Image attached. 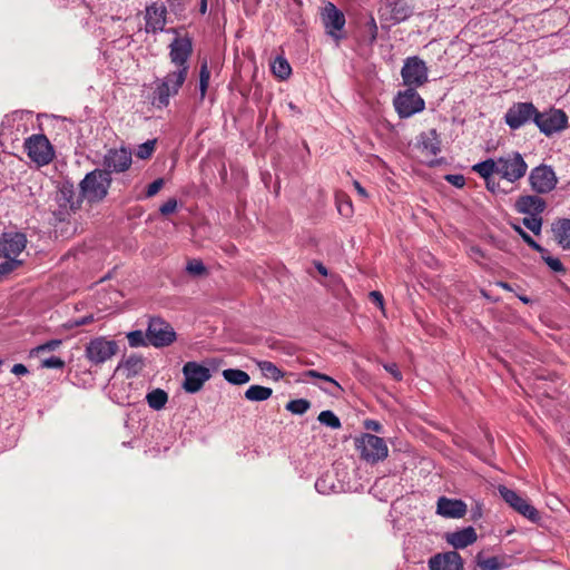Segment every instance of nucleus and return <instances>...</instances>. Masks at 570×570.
<instances>
[{"label":"nucleus","mask_w":570,"mask_h":570,"mask_svg":"<svg viewBox=\"0 0 570 570\" xmlns=\"http://www.w3.org/2000/svg\"><path fill=\"white\" fill-rule=\"evenodd\" d=\"M472 170L481 177L499 175L509 183H515L523 178L528 170V164L518 151H510L499 158H488L473 165Z\"/></svg>","instance_id":"nucleus-1"},{"label":"nucleus","mask_w":570,"mask_h":570,"mask_svg":"<svg viewBox=\"0 0 570 570\" xmlns=\"http://www.w3.org/2000/svg\"><path fill=\"white\" fill-rule=\"evenodd\" d=\"M187 76L186 68H180V70L169 71L163 78H157L155 80L151 104L158 109L166 108L169 105L170 97L178 95Z\"/></svg>","instance_id":"nucleus-2"},{"label":"nucleus","mask_w":570,"mask_h":570,"mask_svg":"<svg viewBox=\"0 0 570 570\" xmlns=\"http://www.w3.org/2000/svg\"><path fill=\"white\" fill-rule=\"evenodd\" d=\"M110 185L111 176H109L108 171L95 169L88 173L80 181L79 193L82 199H87L89 203H97L107 196Z\"/></svg>","instance_id":"nucleus-3"},{"label":"nucleus","mask_w":570,"mask_h":570,"mask_svg":"<svg viewBox=\"0 0 570 570\" xmlns=\"http://www.w3.org/2000/svg\"><path fill=\"white\" fill-rule=\"evenodd\" d=\"M53 200L57 205V208L52 210L53 216L58 222H65L80 208L82 197L71 183L65 181L56 191Z\"/></svg>","instance_id":"nucleus-4"},{"label":"nucleus","mask_w":570,"mask_h":570,"mask_svg":"<svg viewBox=\"0 0 570 570\" xmlns=\"http://www.w3.org/2000/svg\"><path fill=\"white\" fill-rule=\"evenodd\" d=\"M118 350L119 347L116 341L99 336L87 343L85 355L91 364L100 365L115 356Z\"/></svg>","instance_id":"nucleus-5"},{"label":"nucleus","mask_w":570,"mask_h":570,"mask_svg":"<svg viewBox=\"0 0 570 570\" xmlns=\"http://www.w3.org/2000/svg\"><path fill=\"white\" fill-rule=\"evenodd\" d=\"M356 449L361 458L370 463L384 460L389 454L385 441L374 434L365 433L356 440Z\"/></svg>","instance_id":"nucleus-6"},{"label":"nucleus","mask_w":570,"mask_h":570,"mask_svg":"<svg viewBox=\"0 0 570 570\" xmlns=\"http://www.w3.org/2000/svg\"><path fill=\"white\" fill-rule=\"evenodd\" d=\"M321 20L326 35L337 43L344 38L345 16L334 3L327 2L321 11Z\"/></svg>","instance_id":"nucleus-7"},{"label":"nucleus","mask_w":570,"mask_h":570,"mask_svg":"<svg viewBox=\"0 0 570 570\" xmlns=\"http://www.w3.org/2000/svg\"><path fill=\"white\" fill-rule=\"evenodd\" d=\"M29 158L39 166L48 165L55 157L53 148L45 135H32L24 142Z\"/></svg>","instance_id":"nucleus-8"},{"label":"nucleus","mask_w":570,"mask_h":570,"mask_svg":"<svg viewBox=\"0 0 570 570\" xmlns=\"http://www.w3.org/2000/svg\"><path fill=\"white\" fill-rule=\"evenodd\" d=\"M534 124L546 136H551L568 127V116L561 109H550L540 112L537 109Z\"/></svg>","instance_id":"nucleus-9"},{"label":"nucleus","mask_w":570,"mask_h":570,"mask_svg":"<svg viewBox=\"0 0 570 570\" xmlns=\"http://www.w3.org/2000/svg\"><path fill=\"white\" fill-rule=\"evenodd\" d=\"M146 338L148 344L155 347H164L175 341L176 333L170 324L159 317H153L148 324Z\"/></svg>","instance_id":"nucleus-10"},{"label":"nucleus","mask_w":570,"mask_h":570,"mask_svg":"<svg viewBox=\"0 0 570 570\" xmlns=\"http://www.w3.org/2000/svg\"><path fill=\"white\" fill-rule=\"evenodd\" d=\"M529 183L537 194H548L556 188L558 178L550 166L540 165L531 169Z\"/></svg>","instance_id":"nucleus-11"},{"label":"nucleus","mask_w":570,"mask_h":570,"mask_svg":"<svg viewBox=\"0 0 570 570\" xmlns=\"http://www.w3.org/2000/svg\"><path fill=\"white\" fill-rule=\"evenodd\" d=\"M401 76L404 85L416 88L428 81V68L423 60L417 57H410L405 60Z\"/></svg>","instance_id":"nucleus-12"},{"label":"nucleus","mask_w":570,"mask_h":570,"mask_svg":"<svg viewBox=\"0 0 570 570\" xmlns=\"http://www.w3.org/2000/svg\"><path fill=\"white\" fill-rule=\"evenodd\" d=\"M498 491L501 498L518 513L527 518L532 522H537L540 519L538 510L531 505L524 498L519 495L514 490L500 485Z\"/></svg>","instance_id":"nucleus-13"},{"label":"nucleus","mask_w":570,"mask_h":570,"mask_svg":"<svg viewBox=\"0 0 570 570\" xmlns=\"http://www.w3.org/2000/svg\"><path fill=\"white\" fill-rule=\"evenodd\" d=\"M183 374L185 376L183 387L188 393L198 392L204 383L210 379L209 368L197 362H187L183 367Z\"/></svg>","instance_id":"nucleus-14"},{"label":"nucleus","mask_w":570,"mask_h":570,"mask_svg":"<svg viewBox=\"0 0 570 570\" xmlns=\"http://www.w3.org/2000/svg\"><path fill=\"white\" fill-rule=\"evenodd\" d=\"M395 109L401 118H409L424 109V100L414 90L409 88L404 92H400L394 99Z\"/></svg>","instance_id":"nucleus-15"},{"label":"nucleus","mask_w":570,"mask_h":570,"mask_svg":"<svg viewBox=\"0 0 570 570\" xmlns=\"http://www.w3.org/2000/svg\"><path fill=\"white\" fill-rule=\"evenodd\" d=\"M537 108L532 102H515L505 112V124L513 130L521 128L527 122H534Z\"/></svg>","instance_id":"nucleus-16"},{"label":"nucleus","mask_w":570,"mask_h":570,"mask_svg":"<svg viewBox=\"0 0 570 570\" xmlns=\"http://www.w3.org/2000/svg\"><path fill=\"white\" fill-rule=\"evenodd\" d=\"M193 53V43L188 37H176L169 45V59L175 70L186 68L189 71L188 60Z\"/></svg>","instance_id":"nucleus-17"},{"label":"nucleus","mask_w":570,"mask_h":570,"mask_svg":"<svg viewBox=\"0 0 570 570\" xmlns=\"http://www.w3.org/2000/svg\"><path fill=\"white\" fill-rule=\"evenodd\" d=\"M131 151L126 148L109 149L104 156L102 166L105 171L124 173L129 169L131 165Z\"/></svg>","instance_id":"nucleus-18"},{"label":"nucleus","mask_w":570,"mask_h":570,"mask_svg":"<svg viewBox=\"0 0 570 570\" xmlns=\"http://www.w3.org/2000/svg\"><path fill=\"white\" fill-rule=\"evenodd\" d=\"M27 246V237L20 232H6L0 236V256L18 257Z\"/></svg>","instance_id":"nucleus-19"},{"label":"nucleus","mask_w":570,"mask_h":570,"mask_svg":"<svg viewBox=\"0 0 570 570\" xmlns=\"http://www.w3.org/2000/svg\"><path fill=\"white\" fill-rule=\"evenodd\" d=\"M468 507L459 499L440 497L436 502V513L448 519H460L465 515Z\"/></svg>","instance_id":"nucleus-20"},{"label":"nucleus","mask_w":570,"mask_h":570,"mask_svg":"<svg viewBox=\"0 0 570 570\" xmlns=\"http://www.w3.org/2000/svg\"><path fill=\"white\" fill-rule=\"evenodd\" d=\"M430 570H463V560L456 551L438 553L429 561Z\"/></svg>","instance_id":"nucleus-21"},{"label":"nucleus","mask_w":570,"mask_h":570,"mask_svg":"<svg viewBox=\"0 0 570 570\" xmlns=\"http://www.w3.org/2000/svg\"><path fill=\"white\" fill-rule=\"evenodd\" d=\"M166 7L163 4L153 3L146 8V31L156 33L163 31L166 24Z\"/></svg>","instance_id":"nucleus-22"},{"label":"nucleus","mask_w":570,"mask_h":570,"mask_svg":"<svg viewBox=\"0 0 570 570\" xmlns=\"http://www.w3.org/2000/svg\"><path fill=\"white\" fill-rule=\"evenodd\" d=\"M546 206L544 199L537 195H521L514 204L515 210L524 215H541Z\"/></svg>","instance_id":"nucleus-23"},{"label":"nucleus","mask_w":570,"mask_h":570,"mask_svg":"<svg viewBox=\"0 0 570 570\" xmlns=\"http://www.w3.org/2000/svg\"><path fill=\"white\" fill-rule=\"evenodd\" d=\"M476 539V532L472 527H466L446 534V542L454 549H464L474 543Z\"/></svg>","instance_id":"nucleus-24"},{"label":"nucleus","mask_w":570,"mask_h":570,"mask_svg":"<svg viewBox=\"0 0 570 570\" xmlns=\"http://www.w3.org/2000/svg\"><path fill=\"white\" fill-rule=\"evenodd\" d=\"M417 147L425 156L433 157L441 151V142L435 129L422 132L417 138Z\"/></svg>","instance_id":"nucleus-25"},{"label":"nucleus","mask_w":570,"mask_h":570,"mask_svg":"<svg viewBox=\"0 0 570 570\" xmlns=\"http://www.w3.org/2000/svg\"><path fill=\"white\" fill-rule=\"evenodd\" d=\"M303 376L306 379H318L322 382H325L326 385H331L330 387H326L318 384V387L331 396L338 397L343 393V387L341 386V384L326 374L320 373L315 370H308L303 373Z\"/></svg>","instance_id":"nucleus-26"},{"label":"nucleus","mask_w":570,"mask_h":570,"mask_svg":"<svg viewBox=\"0 0 570 570\" xmlns=\"http://www.w3.org/2000/svg\"><path fill=\"white\" fill-rule=\"evenodd\" d=\"M145 358L137 354H131L125 360H122L117 370H120L125 373L127 379H131L137 376L145 367Z\"/></svg>","instance_id":"nucleus-27"},{"label":"nucleus","mask_w":570,"mask_h":570,"mask_svg":"<svg viewBox=\"0 0 570 570\" xmlns=\"http://www.w3.org/2000/svg\"><path fill=\"white\" fill-rule=\"evenodd\" d=\"M552 233L563 249H570V218H561L553 223Z\"/></svg>","instance_id":"nucleus-28"},{"label":"nucleus","mask_w":570,"mask_h":570,"mask_svg":"<svg viewBox=\"0 0 570 570\" xmlns=\"http://www.w3.org/2000/svg\"><path fill=\"white\" fill-rule=\"evenodd\" d=\"M315 489L321 494H331L344 491V485L334 481L332 472H326L316 480Z\"/></svg>","instance_id":"nucleus-29"},{"label":"nucleus","mask_w":570,"mask_h":570,"mask_svg":"<svg viewBox=\"0 0 570 570\" xmlns=\"http://www.w3.org/2000/svg\"><path fill=\"white\" fill-rule=\"evenodd\" d=\"M273 394L271 387L262 385H250L244 393L246 400L252 402H262L268 400Z\"/></svg>","instance_id":"nucleus-30"},{"label":"nucleus","mask_w":570,"mask_h":570,"mask_svg":"<svg viewBox=\"0 0 570 570\" xmlns=\"http://www.w3.org/2000/svg\"><path fill=\"white\" fill-rule=\"evenodd\" d=\"M146 401L150 409L159 411L165 407L168 394L161 389H155L146 395Z\"/></svg>","instance_id":"nucleus-31"},{"label":"nucleus","mask_w":570,"mask_h":570,"mask_svg":"<svg viewBox=\"0 0 570 570\" xmlns=\"http://www.w3.org/2000/svg\"><path fill=\"white\" fill-rule=\"evenodd\" d=\"M256 365L262 374L267 379L279 381L284 376L283 371L269 361H256Z\"/></svg>","instance_id":"nucleus-32"},{"label":"nucleus","mask_w":570,"mask_h":570,"mask_svg":"<svg viewBox=\"0 0 570 570\" xmlns=\"http://www.w3.org/2000/svg\"><path fill=\"white\" fill-rule=\"evenodd\" d=\"M223 377L233 385H244L249 382V375L238 368H226L223 371Z\"/></svg>","instance_id":"nucleus-33"},{"label":"nucleus","mask_w":570,"mask_h":570,"mask_svg":"<svg viewBox=\"0 0 570 570\" xmlns=\"http://www.w3.org/2000/svg\"><path fill=\"white\" fill-rule=\"evenodd\" d=\"M391 14L394 21L401 22L412 14V9L406 2L399 0L392 4Z\"/></svg>","instance_id":"nucleus-34"},{"label":"nucleus","mask_w":570,"mask_h":570,"mask_svg":"<svg viewBox=\"0 0 570 570\" xmlns=\"http://www.w3.org/2000/svg\"><path fill=\"white\" fill-rule=\"evenodd\" d=\"M377 23L373 16H370L368 19L363 24V39L368 45L372 46L377 39Z\"/></svg>","instance_id":"nucleus-35"},{"label":"nucleus","mask_w":570,"mask_h":570,"mask_svg":"<svg viewBox=\"0 0 570 570\" xmlns=\"http://www.w3.org/2000/svg\"><path fill=\"white\" fill-rule=\"evenodd\" d=\"M272 71L277 78L284 80L289 77L292 68L285 58L276 57L272 62Z\"/></svg>","instance_id":"nucleus-36"},{"label":"nucleus","mask_w":570,"mask_h":570,"mask_svg":"<svg viewBox=\"0 0 570 570\" xmlns=\"http://www.w3.org/2000/svg\"><path fill=\"white\" fill-rule=\"evenodd\" d=\"M317 420L321 424L328 426L333 430H337L341 428V421L338 416L335 415V413L331 410L322 411L318 414Z\"/></svg>","instance_id":"nucleus-37"},{"label":"nucleus","mask_w":570,"mask_h":570,"mask_svg":"<svg viewBox=\"0 0 570 570\" xmlns=\"http://www.w3.org/2000/svg\"><path fill=\"white\" fill-rule=\"evenodd\" d=\"M311 407V402L306 399L292 400L286 404V410L293 414L302 415Z\"/></svg>","instance_id":"nucleus-38"},{"label":"nucleus","mask_w":570,"mask_h":570,"mask_svg":"<svg viewBox=\"0 0 570 570\" xmlns=\"http://www.w3.org/2000/svg\"><path fill=\"white\" fill-rule=\"evenodd\" d=\"M543 262L556 273H564V266L559 258L552 257L549 250L543 247V252H539Z\"/></svg>","instance_id":"nucleus-39"},{"label":"nucleus","mask_w":570,"mask_h":570,"mask_svg":"<svg viewBox=\"0 0 570 570\" xmlns=\"http://www.w3.org/2000/svg\"><path fill=\"white\" fill-rule=\"evenodd\" d=\"M210 71L207 61H203L199 70V91L200 97L204 98L209 85Z\"/></svg>","instance_id":"nucleus-40"},{"label":"nucleus","mask_w":570,"mask_h":570,"mask_svg":"<svg viewBox=\"0 0 570 570\" xmlns=\"http://www.w3.org/2000/svg\"><path fill=\"white\" fill-rule=\"evenodd\" d=\"M522 224L535 235L541 233L542 218L540 215H528L522 219Z\"/></svg>","instance_id":"nucleus-41"},{"label":"nucleus","mask_w":570,"mask_h":570,"mask_svg":"<svg viewBox=\"0 0 570 570\" xmlns=\"http://www.w3.org/2000/svg\"><path fill=\"white\" fill-rule=\"evenodd\" d=\"M186 271L188 274L193 276H204L207 273V269L204 265V263L199 259H190L187 262Z\"/></svg>","instance_id":"nucleus-42"},{"label":"nucleus","mask_w":570,"mask_h":570,"mask_svg":"<svg viewBox=\"0 0 570 570\" xmlns=\"http://www.w3.org/2000/svg\"><path fill=\"white\" fill-rule=\"evenodd\" d=\"M478 566L481 570H501L504 568V563L499 560L497 557H491L488 559H479Z\"/></svg>","instance_id":"nucleus-43"},{"label":"nucleus","mask_w":570,"mask_h":570,"mask_svg":"<svg viewBox=\"0 0 570 570\" xmlns=\"http://www.w3.org/2000/svg\"><path fill=\"white\" fill-rule=\"evenodd\" d=\"M128 343L131 347L145 346L148 344L146 335L141 331H132L127 334Z\"/></svg>","instance_id":"nucleus-44"},{"label":"nucleus","mask_w":570,"mask_h":570,"mask_svg":"<svg viewBox=\"0 0 570 570\" xmlns=\"http://www.w3.org/2000/svg\"><path fill=\"white\" fill-rule=\"evenodd\" d=\"M156 140H147L146 142L138 146L136 156L140 159L149 158L155 150Z\"/></svg>","instance_id":"nucleus-45"},{"label":"nucleus","mask_w":570,"mask_h":570,"mask_svg":"<svg viewBox=\"0 0 570 570\" xmlns=\"http://www.w3.org/2000/svg\"><path fill=\"white\" fill-rule=\"evenodd\" d=\"M514 230L520 235V237L534 250L543 252V247L538 244L528 233H525L520 226H514Z\"/></svg>","instance_id":"nucleus-46"},{"label":"nucleus","mask_w":570,"mask_h":570,"mask_svg":"<svg viewBox=\"0 0 570 570\" xmlns=\"http://www.w3.org/2000/svg\"><path fill=\"white\" fill-rule=\"evenodd\" d=\"M22 264V261L16 257L7 258L6 262L0 264V275L9 274Z\"/></svg>","instance_id":"nucleus-47"},{"label":"nucleus","mask_w":570,"mask_h":570,"mask_svg":"<svg viewBox=\"0 0 570 570\" xmlns=\"http://www.w3.org/2000/svg\"><path fill=\"white\" fill-rule=\"evenodd\" d=\"M60 344H61V341L52 340V341H49L45 344L38 345L37 347L32 348L30 354L38 355L39 353H42V352L55 351Z\"/></svg>","instance_id":"nucleus-48"},{"label":"nucleus","mask_w":570,"mask_h":570,"mask_svg":"<svg viewBox=\"0 0 570 570\" xmlns=\"http://www.w3.org/2000/svg\"><path fill=\"white\" fill-rule=\"evenodd\" d=\"M177 207H178V203H177L176 198H169L166 203H164L159 207V212L161 215L167 216V215H170L174 212H176Z\"/></svg>","instance_id":"nucleus-49"},{"label":"nucleus","mask_w":570,"mask_h":570,"mask_svg":"<svg viewBox=\"0 0 570 570\" xmlns=\"http://www.w3.org/2000/svg\"><path fill=\"white\" fill-rule=\"evenodd\" d=\"M164 184L165 181L163 178H157L151 184H149L146 190V198H151L156 194H158V191L163 188Z\"/></svg>","instance_id":"nucleus-50"},{"label":"nucleus","mask_w":570,"mask_h":570,"mask_svg":"<svg viewBox=\"0 0 570 570\" xmlns=\"http://www.w3.org/2000/svg\"><path fill=\"white\" fill-rule=\"evenodd\" d=\"M41 366L46 368H62L65 362L58 356H50L42 361Z\"/></svg>","instance_id":"nucleus-51"},{"label":"nucleus","mask_w":570,"mask_h":570,"mask_svg":"<svg viewBox=\"0 0 570 570\" xmlns=\"http://www.w3.org/2000/svg\"><path fill=\"white\" fill-rule=\"evenodd\" d=\"M384 368L393 376L394 380H396V381L402 380V373L395 363L385 364Z\"/></svg>","instance_id":"nucleus-52"},{"label":"nucleus","mask_w":570,"mask_h":570,"mask_svg":"<svg viewBox=\"0 0 570 570\" xmlns=\"http://www.w3.org/2000/svg\"><path fill=\"white\" fill-rule=\"evenodd\" d=\"M485 180L487 189L491 193H498L500 190V184L497 181L493 176L482 177Z\"/></svg>","instance_id":"nucleus-53"},{"label":"nucleus","mask_w":570,"mask_h":570,"mask_svg":"<svg viewBox=\"0 0 570 570\" xmlns=\"http://www.w3.org/2000/svg\"><path fill=\"white\" fill-rule=\"evenodd\" d=\"M445 179L455 187H463L465 179L462 175H448Z\"/></svg>","instance_id":"nucleus-54"},{"label":"nucleus","mask_w":570,"mask_h":570,"mask_svg":"<svg viewBox=\"0 0 570 570\" xmlns=\"http://www.w3.org/2000/svg\"><path fill=\"white\" fill-rule=\"evenodd\" d=\"M483 510H482V503L479 501H475L474 505L471 508V519L473 521H476L482 518Z\"/></svg>","instance_id":"nucleus-55"},{"label":"nucleus","mask_w":570,"mask_h":570,"mask_svg":"<svg viewBox=\"0 0 570 570\" xmlns=\"http://www.w3.org/2000/svg\"><path fill=\"white\" fill-rule=\"evenodd\" d=\"M370 299L376 304L381 309H383L384 307V299H383V295L377 292V291H373L370 293Z\"/></svg>","instance_id":"nucleus-56"},{"label":"nucleus","mask_w":570,"mask_h":570,"mask_svg":"<svg viewBox=\"0 0 570 570\" xmlns=\"http://www.w3.org/2000/svg\"><path fill=\"white\" fill-rule=\"evenodd\" d=\"M94 321V316L92 315H87V316H83V317H79V318H76L72 324L70 325L71 327L72 326H82V325H87L89 323H91Z\"/></svg>","instance_id":"nucleus-57"},{"label":"nucleus","mask_w":570,"mask_h":570,"mask_svg":"<svg viewBox=\"0 0 570 570\" xmlns=\"http://www.w3.org/2000/svg\"><path fill=\"white\" fill-rule=\"evenodd\" d=\"M11 373H13L14 375H26L29 373L27 366H24L23 364L21 363H18V364H14L12 367H11Z\"/></svg>","instance_id":"nucleus-58"},{"label":"nucleus","mask_w":570,"mask_h":570,"mask_svg":"<svg viewBox=\"0 0 570 570\" xmlns=\"http://www.w3.org/2000/svg\"><path fill=\"white\" fill-rule=\"evenodd\" d=\"M365 426H366V429L375 431V432L382 431V425L377 421H374V420L366 421Z\"/></svg>","instance_id":"nucleus-59"},{"label":"nucleus","mask_w":570,"mask_h":570,"mask_svg":"<svg viewBox=\"0 0 570 570\" xmlns=\"http://www.w3.org/2000/svg\"><path fill=\"white\" fill-rule=\"evenodd\" d=\"M354 187L361 197H364V198L367 197L366 190L362 187V185L358 181H354Z\"/></svg>","instance_id":"nucleus-60"},{"label":"nucleus","mask_w":570,"mask_h":570,"mask_svg":"<svg viewBox=\"0 0 570 570\" xmlns=\"http://www.w3.org/2000/svg\"><path fill=\"white\" fill-rule=\"evenodd\" d=\"M338 212L343 215H348L351 212V203H346L345 206L343 204L338 205Z\"/></svg>","instance_id":"nucleus-61"},{"label":"nucleus","mask_w":570,"mask_h":570,"mask_svg":"<svg viewBox=\"0 0 570 570\" xmlns=\"http://www.w3.org/2000/svg\"><path fill=\"white\" fill-rule=\"evenodd\" d=\"M199 11L202 14H205L207 11V0H200Z\"/></svg>","instance_id":"nucleus-62"},{"label":"nucleus","mask_w":570,"mask_h":570,"mask_svg":"<svg viewBox=\"0 0 570 570\" xmlns=\"http://www.w3.org/2000/svg\"><path fill=\"white\" fill-rule=\"evenodd\" d=\"M317 271H318L322 275H324V276H326V275H327V269H326V267H325V266H323L322 264H318V265H317Z\"/></svg>","instance_id":"nucleus-63"},{"label":"nucleus","mask_w":570,"mask_h":570,"mask_svg":"<svg viewBox=\"0 0 570 570\" xmlns=\"http://www.w3.org/2000/svg\"><path fill=\"white\" fill-rule=\"evenodd\" d=\"M288 107H289L291 110H293L295 112H299V110L297 109V107L293 102H289Z\"/></svg>","instance_id":"nucleus-64"}]
</instances>
